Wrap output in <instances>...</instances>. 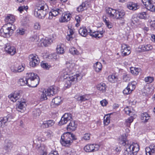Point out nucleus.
Segmentation results:
<instances>
[{"instance_id":"nucleus-1","label":"nucleus","mask_w":155,"mask_h":155,"mask_svg":"<svg viewBox=\"0 0 155 155\" xmlns=\"http://www.w3.org/2000/svg\"><path fill=\"white\" fill-rule=\"evenodd\" d=\"M67 69L66 71L67 72H64L62 75L63 78L64 80V86L67 88L70 87L71 85L74 84L76 81H78L81 80V77L79 74H76L73 76L71 75L75 71L74 68L75 64L71 61L67 62L66 64Z\"/></svg>"},{"instance_id":"nucleus-2","label":"nucleus","mask_w":155,"mask_h":155,"mask_svg":"<svg viewBox=\"0 0 155 155\" xmlns=\"http://www.w3.org/2000/svg\"><path fill=\"white\" fill-rule=\"evenodd\" d=\"M27 74L26 77L18 80V84L21 86L27 85L30 87H36L39 83V77L33 73H27Z\"/></svg>"},{"instance_id":"nucleus-3","label":"nucleus","mask_w":155,"mask_h":155,"mask_svg":"<svg viewBox=\"0 0 155 155\" xmlns=\"http://www.w3.org/2000/svg\"><path fill=\"white\" fill-rule=\"evenodd\" d=\"M126 136L122 135L119 138V143L125 146L124 155H136L139 150V146L137 143L128 144Z\"/></svg>"},{"instance_id":"nucleus-4","label":"nucleus","mask_w":155,"mask_h":155,"mask_svg":"<svg viewBox=\"0 0 155 155\" xmlns=\"http://www.w3.org/2000/svg\"><path fill=\"white\" fill-rule=\"evenodd\" d=\"M89 31V32H88L85 27H82L79 29L78 32L79 34L83 37H85L88 34H89L91 36L97 38H101L103 37V34L105 32L104 30L95 31H93L91 30Z\"/></svg>"},{"instance_id":"nucleus-5","label":"nucleus","mask_w":155,"mask_h":155,"mask_svg":"<svg viewBox=\"0 0 155 155\" xmlns=\"http://www.w3.org/2000/svg\"><path fill=\"white\" fill-rule=\"evenodd\" d=\"M106 12L110 17L117 19L121 20L125 16V12L123 10H116L109 8L106 9Z\"/></svg>"},{"instance_id":"nucleus-6","label":"nucleus","mask_w":155,"mask_h":155,"mask_svg":"<svg viewBox=\"0 0 155 155\" xmlns=\"http://www.w3.org/2000/svg\"><path fill=\"white\" fill-rule=\"evenodd\" d=\"M15 28V26L14 25L9 26L7 24L5 25L0 29V35L4 37H9Z\"/></svg>"},{"instance_id":"nucleus-7","label":"nucleus","mask_w":155,"mask_h":155,"mask_svg":"<svg viewBox=\"0 0 155 155\" xmlns=\"http://www.w3.org/2000/svg\"><path fill=\"white\" fill-rule=\"evenodd\" d=\"M56 87L54 86H51L47 90H45L41 92L40 99L41 101L47 100V96L51 97L57 93Z\"/></svg>"},{"instance_id":"nucleus-8","label":"nucleus","mask_w":155,"mask_h":155,"mask_svg":"<svg viewBox=\"0 0 155 155\" xmlns=\"http://www.w3.org/2000/svg\"><path fill=\"white\" fill-rule=\"evenodd\" d=\"M47 8L46 5H37V8L35 10V16L41 18H45L48 13Z\"/></svg>"},{"instance_id":"nucleus-9","label":"nucleus","mask_w":155,"mask_h":155,"mask_svg":"<svg viewBox=\"0 0 155 155\" xmlns=\"http://www.w3.org/2000/svg\"><path fill=\"white\" fill-rule=\"evenodd\" d=\"M99 148V145L94 143L87 144L84 147V150L87 152L91 153L98 151Z\"/></svg>"},{"instance_id":"nucleus-10","label":"nucleus","mask_w":155,"mask_h":155,"mask_svg":"<svg viewBox=\"0 0 155 155\" xmlns=\"http://www.w3.org/2000/svg\"><path fill=\"white\" fill-rule=\"evenodd\" d=\"M29 65L32 67L37 66L39 63V59L37 55L35 54H31L29 56Z\"/></svg>"},{"instance_id":"nucleus-11","label":"nucleus","mask_w":155,"mask_h":155,"mask_svg":"<svg viewBox=\"0 0 155 155\" xmlns=\"http://www.w3.org/2000/svg\"><path fill=\"white\" fill-rule=\"evenodd\" d=\"M142 3L148 10L155 12V5L153 3L152 0H142Z\"/></svg>"},{"instance_id":"nucleus-12","label":"nucleus","mask_w":155,"mask_h":155,"mask_svg":"<svg viewBox=\"0 0 155 155\" xmlns=\"http://www.w3.org/2000/svg\"><path fill=\"white\" fill-rule=\"evenodd\" d=\"M36 148L37 155H47L46 146L44 144H38Z\"/></svg>"},{"instance_id":"nucleus-13","label":"nucleus","mask_w":155,"mask_h":155,"mask_svg":"<svg viewBox=\"0 0 155 155\" xmlns=\"http://www.w3.org/2000/svg\"><path fill=\"white\" fill-rule=\"evenodd\" d=\"M14 117L10 114H8L6 117L0 118V127H4L5 124L7 122H10L12 121Z\"/></svg>"},{"instance_id":"nucleus-14","label":"nucleus","mask_w":155,"mask_h":155,"mask_svg":"<svg viewBox=\"0 0 155 155\" xmlns=\"http://www.w3.org/2000/svg\"><path fill=\"white\" fill-rule=\"evenodd\" d=\"M63 13L62 9L54 8H53L49 13V19H51L53 17H55L58 14H61Z\"/></svg>"},{"instance_id":"nucleus-15","label":"nucleus","mask_w":155,"mask_h":155,"mask_svg":"<svg viewBox=\"0 0 155 155\" xmlns=\"http://www.w3.org/2000/svg\"><path fill=\"white\" fill-rule=\"evenodd\" d=\"M130 49V47L127 45L124 44H122L121 49L122 55L124 56L129 54L131 52Z\"/></svg>"},{"instance_id":"nucleus-16","label":"nucleus","mask_w":155,"mask_h":155,"mask_svg":"<svg viewBox=\"0 0 155 155\" xmlns=\"http://www.w3.org/2000/svg\"><path fill=\"white\" fill-rule=\"evenodd\" d=\"M61 137L64 139L65 140L71 141V143L73 142V140L76 139L75 135L69 132L64 133Z\"/></svg>"},{"instance_id":"nucleus-17","label":"nucleus","mask_w":155,"mask_h":155,"mask_svg":"<svg viewBox=\"0 0 155 155\" xmlns=\"http://www.w3.org/2000/svg\"><path fill=\"white\" fill-rule=\"evenodd\" d=\"M72 119V115L69 113L65 114L61 117L59 123L61 125H63Z\"/></svg>"},{"instance_id":"nucleus-18","label":"nucleus","mask_w":155,"mask_h":155,"mask_svg":"<svg viewBox=\"0 0 155 155\" xmlns=\"http://www.w3.org/2000/svg\"><path fill=\"white\" fill-rule=\"evenodd\" d=\"M5 50L8 54L13 55L16 53V49L14 46H10L9 44L6 45Z\"/></svg>"},{"instance_id":"nucleus-19","label":"nucleus","mask_w":155,"mask_h":155,"mask_svg":"<svg viewBox=\"0 0 155 155\" xmlns=\"http://www.w3.org/2000/svg\"><path fill=\"white\" fill-rule=\"evenodd\" d=\"M145 152L146 155H152V153H155V145L151 144L149 147H147Z\"/></svg>"},{"instance_id":"nucleus-20","label":"nucleus","mask_w":155,"mask_h":155,"mask_svg":"<svg viewBox=\"0 0 155 155\" xmlns=\"http://www.w3.org/2000/svg\"><path fill=\"white\" fill-rule=\"evenodd\" d=\"M26 106V102L24 101H18L16 105V108L17 110L22 112L25 108Z\"/></svg>"},{"instance_id":"nucleus-21","label":"nucleus","mask_w":155,"mask_h":155,"mask_svg":"<svg viewBox=\"0 0 155 155\" xmlns=\"http://www.w3.org/2000/svg\"><path fill=\"white\" fill-rule=\"evenodd\" d=\"M20 94L18 92H15L14 93L11 94L8 96V97L12 101L15 102L20 98Z\"/></svg>"},{"instance_id":"nucleus-22","label":"nucleus","mask_w":155,"mask_h":155,"mask_svg":"<svg viewBox=\"0 0 155 155\" xmlns=\"http://www.w3.org/2000/svg\"><path fill=\"white\" fill-rule=\"evenodd\" d=\"M15 20V18L14 16L11 14L8 15L7 16L5 19V22L7 23V24H11V26Z\"/></svg>"},{"instance_id":"nucleus-23","label":"nucleus","mask_w":155,"mask_h":155,"mask_svg":"<svg viewBox=\"0 0 155 155\" xmlns=\"http://www.w3.org/2000/svg\"><path fill=\"white\" fill-rule=\"evenodd\" d=\"M139 48L143 51H151L153 48V46L150 44L144 45H140Z\"/></svg>"},{"instance_id":"nucleus-24","label":"nucleus","mask_w":155,"mask_h":155,"mask_svg":"<svg viewBox=\"0 0 155 155\" xmlns=\"http://www.w3.org/2000/svg\"><path fill=\"white\" fill-rule=\"evenodd\" d=\"M13 147V144L10 141H5L4 148L6 152H9L11 151Z\"/></svg>"},{"instance_id":"nucleus-25","label":"nucleus","mask_w":155,"mask_h":155,"mask_svg":"<svg viewBox=\"0 0 155 155\" xmlns=\"http://www.w3.org/2000/svg\"><path fill=\"white\" fill-rule=\"evenodd\" d=\"M77 127V125L75 124V121H72L70 122L68 125L67 130L68 131H74Z\"/></svg>"},{"instance_id":"nucleus-26","label":"nucleus","mask_w":155,"mask_h":155,"mask_svg":"<svg viewBox=\"0 0 155 155\" xmlns=\"http://www.w3.org/2000/svg\"><path fill=\"white\" fill-rule=\"evenodd\" d=\"M127 6L130 10H135L137 9V4L132 2H128L127 4Z\"/></svg>"},{"instance_id":"nucleus-27","label":"nucleus","mask_w":155,"mask_h":155,"mask_svg":"<svg viewBox=\"0 0 155 155\" xmlns=\"http://www.w3.org/2000/svg\"><path fill=\"white\" fill-rule=\"evenodd\" d=\"M96 87L97 89L101 92H105L106 91L107 86L104 83H101L97 85Z\"/></svg>"},{"instance_id":"nucleus-28","label":"nucleus","mask_w":155,"mask_h":155,"mask_svg":"<svg viewBox=\"0 0 155 155\" xmlns=\"http://www.w3.org/2000/svg\"><path fill=\"white\" fill-rule=\"evenodd\" d=\"M70 19V14H65L64 15H62L61 18L59 19L60 22H68Z\"/></svg>"},{"instance_id":"nucleus-29","label":"nucleus","mask_w":155,"mask_h":155,"mask_svg":"<svg viewBox=\"0 0 155 155\" xmlns=\"http://www.w3.org/2000/svg\"><path fill=\"white\" fill-rule=\"evenodd\" d=\"M74 30L73 28H71L68 27V30L67 31L68 35L66 37V38L68 41H70L72 39V35L74 32Z\"/></svg>"},{"instance_id":"nucleus-30","label":"nucleus","mask_w":155,"mask_h":155,"mask_svg":"<svg viewBox=\"0 0 155 155\" xmlns=\"http://www.w3.org/2000/svg\"><path fill=\"white\" fill-rule=\"evenodd\" d=\"M87 96L86 94L81 95H76L74 96L75 98L78 101H80L81 102L87 100Z\"/></svg>"},{"instance_id":"nucleus-31","label":"nucleus","mask_w":155,"mask_h":155,"mask_svg":"<svg viewBox=\"0 0 155 155\" xmlns=\"http://www.w3.org/2000/svg\"><path fill=\"white\" fill-rule=\"evenodd\" d=\"M88 4L87 2H83L77 8V10L79 12H81L87 9Z\"/></svg>"},{"instance_id":"nucleus-32","label":"nucleus","mask_w":155,"mask_h":155,"mask_svg":"<svg viewBox=\"0 0 155 155\" xmlns=\"http://www.w3.org/2000/svg\"><path fill=\"white\" fill-rule=\"evenodd\" d=\"M94 69L97 72H99L101 70L102 68V64L100 62H97L94 65Z\"/></svg>"},{"instance_id":"nucleus-33","label":"nucleus","mask_w":155,"mask_h":155,"mask_svg":"<svg viewBox=\"0 0 155 155\" xmlns=\"http://www.w3.org/2000/svg\"><path fill=\"white\" fill-rule=\"evenodd\" d=\"M52 134V131L50 130L43 132L42 133V135L44 137L43 140H45L47 138L50 137L51 136Z\"/></svg>"},{"instance_id":"nucleus-34","label":"nucleus","mask_w":155,"mask_h":155,"mask_svg":"<svg viewBox=\"0 0 155 155\" xmlns=\"http://www.w3.org/2000/svg\"><path fill=\"white\" fill-rule=\"evenodd\" d=\"M141 120L144 122H147L150 118V116L147 113H142L141 115Z\"/></svg>"},{"instance_id":"nucleus-35","label":"nucleus","mask_w":155,"mask_h":155,"mask_svg":"<svg viewBox=\"0 0 155 155\" xmlns=\"http://www.w3.org/2000/svg\"><path fill=\"white\" fill-rule=\"evenodd\" d=\"M141 71V69L140 68L135 67H131L130 68V72L133 74L137 75L139 72Z\"/></svg>"},{"instance_id":"nucleus-36","label":"nucleus","mask_w":155,"mask_h":155,"mask_svg":"<svg viewBox=\"0 0 155 155\" xmlns=\"http://www.w3.org/2000/svg\"><path fill=\"white\" fill-rule=\"evenodd\" d=\"M108 79L110 82L115 83L117 81L118 78L115 75L112 74L108 76Z\"/></svg>"},{"instance_id":"nucleus-37","label":"nucleus","mask_w":155,"mask_h":155,"mask_svg":"<svg viewBox=\"0 0 155 155\" xmlns=\"http://www.w3.org/2000/svg\"><path fill=\"white\" fill-rule=\"evenodd\" d=\"M61 101V98L60 97L58 96L53 98L52 100V103L56 106H58L60 104Z\"/></svg>"},{"instance_id":"nucleus-38","label":"nucleus","mask_w":155,"mask_h":155,"mask_svg":"<svg viewBox=\"0 0 155 155\" xmlns=\"http://www.w3.org/2000/svg\"><path fill=\"white\" fill-rule=\"evenodd\" d=\"M60 142L63 146L67 147L69 146L71 143V141H70L68 140H65L64 139H63L62 137L61 138Z\"/></svg>"},{"instance_id":"nucleus-39","label":"nucleus","mask_w":155,"mask_h":155,"mask_svg":"<svg viewBox=\"0 0 155 155\" xmlns=\"http://www.w3.org/2000/svg\"><path fill=\"white\" fill-rule=\"evenodd\" d=\"M64 45L62 44H60L57 45L56 50L58 54H62L64 53V51L63 48Z\"/></svg>"},{"instance_id":"nucleus-40","label":"nucleus","mask_w":155,"mask_h":155,"mask_svg":"<svg viewBox=\"0 0 155 155\" xmlns=\"http://www.w3.org/2000/svg\"><path fill=\"white\" fill-rule=\"evenodd\" d=\"M25 69L23 65L18 66V68L15 69H12V71L14 73L20 72L23 71Z\"/></svg>"},{"instance_id":"nucleus-41","label":"nucleus","mask_w":155,"mask_h":155,"mask_svg":"<svg viewBox=\"0 0 155 155\" xmlns=\"http://www.w3.org/2000/svg\"><path fill=\"white\" fill-rule=\"evenodd\" d=\"M41 112L39 108L35 109L32 112V114L34 118H36L40 116Z\"/></svg>"},{"instance_id":"nucleus-42","label":"nucleus","mask_w":155,"mask_h":155,"mask_svg":"<svg viewBox=\"0 0 155 155\" xmlns=\"http://www.w3.org/2000/svg\"><path fill=\"white\" fill-rule=\"evenodd\" d=\"M52 42V40L51 39H42L41 41V43L43 44V45L45 47L47 46Z\"/></svg>"},{"instance_id":"nucleus-43","label":"nucleus","mask_w":155,"mask_h":155,"mask_svg":"<svg viewBox=\"0 0 155 155\" xmlns=\"http://www.w3.org/2000/svg\"><path fill=\"white\" fill-rule=\"evenodd\" d=\"M91 134H90L87 133L84 134L83 137L81 138L82 141H88L90 139Z\"/></svg>"},{"instance_id":"nucleus-44","label":"nucleus","mask_w":155,"mask_h":155,"mask_svg":"<svg viewBox=\"0 0 155 155\" xmlns=\"http://www.w3.org/2000/svg\"><path fill=\"white\" fill-rule=\"evenodd\" d=\"M136 83V82L134 81L131 83H129L128 84L127 86L131 92L135 89L136 87L135 84Z\"/></svg>"},{"instance_id":"nucleus-45","label":"nucleus","mask_w":155,"mask_h":155,"mask_svg":"<svg viewBox=\"0 0 155 155\" xmlns=\"http://www.w3.org/2000/svg\"><path fill=\"white\" fill-rule=\"evenodd\" d=\"M70 53L73 54L78 55L79 54V52L77 49L74 48H72L69 49Z\"/></svg>"},{"instance_id":"nucleus-46","label":"nucleus","mask_w":155,"mask_h":155,"mask_svg":"<svg viewBox=\"0 0 155 155\" xmlns=\"http://www.w3.org/2000/svg\"><path fill=\"white\" fill-rule=\"evenodd\" d=\"M41 65L43 68L47 70L49 69L51 67V66L50 65L45 62L41 63Z\"/></svg>"},{"instance_id":"nucleus-47","label":"nucleus","mask_w":155,"mask_h":155,"mask_svg":"<svg viewBox=\"0 0 155 155\" xmlns=\"http://www.w3.org/2000/svg\"><path fill=\"white\" fill-rule=\"evenodd\" d=\"M144 81L145 82H147V84H150L153 81L154 78L152 77H147L145 78Z\"/></svg>"},{"instance_id":"nucleus-48","label":"nucleus","mask_w":155,"mask_h":155,"mask_svg":"<svg viewBox=\"0 0 155 155\" xmlns=\"http://www.w3.org/2000/svg\"><path fill=\"white\" fill-rule=\"evenodd\" d=\"M134 118L132 116H131L125 120V123L126 125L128 127H129L130 123L133 121Z\"/></svg>"},{"instance_id":"nucleus-49","label":"nucleus","mask_w":155,"mask_h":155,"mask_svg":"<svg viewBox=\"0 0 155 155\" xmlns=\"http://www.w3.org/2000/svg\"><path fill=\"white\" fill-rule=\"evenodd\" d=\"M139 19V16H134L132 18L131 21L133 24H135L138 22Z\"/></svg>"},{"instance_id":"nucleus-50","label":"nucleus","mask_w":155,"mask_h":155,"mask_svg":"<svg viewBox=\"0 0 155 155\" xmlns=\"http://www.w3.org/2000/svg\"><path fill=\"white\" fill-rule=\"evenodd\" d=\"M123 80L125 82H128L130 80L129 75L126 73L124 74L123 76Z\"/></svg>"},{"instance_id":"nucleus-51","label":"nucleus","mask_w":155,"mask_h":155,"mask_svg":"<svg viewBox=\"0 0 155 155\" xmlns=\"http://www.w3.org/2000/svg\"><path fill=\"white\" fill-rule=\"evenodd\" d=\"M48 58L49 59L56 60L57 59V55L55 53L51 54L48 55Z\"/></svg>"},{"instance_id":"nucleus-52","label":"nucleus","mask_w":155,"mask_h":155,"mask_svg":"<svg viewBox=\"0 0 155 155\" xmlns=\"http://www.w3.org/2000/svg\"><path fill=\"white\" fill-rule=\"evenodd\" d=\"M28 8V7L27 6H23L19 7L18 10L20 13H22L24 10L27 11Z\"/></svg>"},{"instance_id":"nucleus-53","label":"nucleus","mask_w":155,"mask_h":155,"mask_svg":"<svg viewBox=\"0 0 155 155\" xmlns=\"http://www.w3.org/2000/svg\"><path fill=\"white\" fill-rule=\"evenodd\" d=\"M124 111L126 114L129 115H131L133 113L128 107H127L124 108Z\"/></svg>"},{"instance_id":"nucleus-54","label":"nucleus","mask_w":155,"mask_h":155,"mask_svg":"<svg viewBox=\"0 0 155 155\" xmlns=\"http://www.w3.org/2000/svg\"><path fill=\"white\" fill-rule=\"evenodd\" d=\"M46 122L48 128L53 126L55 123L54 121L53 120H47L46 121Z\"/></svg>"},{"instance_id":"nucleus-55","label":"nucleus","mask_w":155,"mask_h":155,"mask_svg":"<svg viewBox=\"0 0 155 155\" xmlns=\"http://www.w3.org/2000/svg\"><path fill=\"white\" fill-rule=\"evenodd\" d=\"M104 21L108 28H111L112 27L113 25L111 23L107 21L106 19H104Z\"/></svg>"},{"instance_id":"nucleus-56","label":"nucleus","mask_w":155,"mask_h":155,"mask_svg":"<svg viewBox=\"0 0 155 155\" xmlns=\"http://www.w3.org/2000/svg\"><path fill=\"white\" fill-rule=\"evenodd\" d=\"M104 124L105 125H107L110 122V119L109 117H105L104 118Z\"/></svg>"},{"instance_id":"nucleus-57","label":"nucleus","mask_w":155,"mask_h":155,"mask_svg":"<svg viewBox=\"0 0 155 155\" xmlns=\"http://www.w3.org/2000/svg\"><path fill=\"white\" fill-rule=\"evenodd\" d=\"M131 92V91L130 90L128 86L123 91V93L125 94H129Z\"/></svg>"},{"instance_id":"nucleus-58","label":"nucleus","mask_w":155,"mask_h":155,"mask_svg":"<svg viewBox=\"0 0 155 155\" xmlns=\"http://www.w3.org/2000/svg\"><path fill=\"white\" fill-rule=\"evenodd\" d=\"M17 33L21 35H23L25 33V30L23 28H19L17 30Z\"/></svg>"},{"instance_id":"nucleus-59","label":"nucleus","mask_w":155,"mask_h":155,"mask_svg":"<svg viewBox=\"0 0 155 155\" xmlns=\"http://www.w3.org/2000/svg\"><path fill=\"white\" fill-rule=\"evenodd\" d=\"M40 126L42 128H48L46 121H44L42 122V123H40Z\"/></svg>"},{"instance_id":"nucleus-60","label":"nucleus","mask_w":155,"mask_h":155,"mask_svg":"<svg viewBox=\"0 0 155 155\" xmlns=\"http://www.w3.org/2000/svg\"><path fill=\"white\" fill-rule=\"evenodd\" d=\"M138 16L140 19H145L147 17L146 13L145 12H142Z\"/></svg>"},{"instance_id":"nucleus-61","label":"nucleus","mask_w":155,"mask_h":155,"mask_svg":"<svg viewBox=\"0 0 155 155\" xmlns=\"http://www.w3.org/2000/svg\"><path fill=\"white\" fill-rule=\"evenodd\" d=\"M34 28L35 29L39 30L41 28L40 23L38 22H36L34 25Z\"/></svg>"},{"instance_id":"nucleus-62","label":"nucleus","mask_w":155,"mask_h":155,"mask_svg":"<svg viewBox=\"0 0 155 155\" xmlns=\"http://www.w3.org/2000/svg\"><path fill=\"white\" fill-rule=\"evenodd\" d=\"M100 103L102 106H105L107 105L108 102L106 100H103L100 101Z\"/></svg>"},{"instance_id":"nucleus-63","label":"nucleus","mask_w":155,"mask_h":155,"mask_svg":"<svg viewBox=\"0 0 155 155\" xmlns=\"http://www.w3.org/2000/svg\"><path fill=\"white\" fill-rule=\"evenodd\" d=\"M48 155H59L57 151H51Z\"/></svg>"},{"instance_id":"nucleus-64","label":"nucleus","mask_w":155,"mask_h":155,"mask_svg":"<svg viewBox=\"0 0 155 155\" xmlns=\"http://www.w3.org/2000/svg\"><path fill=\"white\" fill-rule=\"evenodd\" d=\"M49 2L52 4L54 5L56 3V0H48Z\"/></svg>"}]
</instances>
